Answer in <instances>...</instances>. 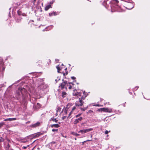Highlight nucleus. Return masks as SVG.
<instances>
[{
  "mask_svg": "<svg viewBox=\"0 0 150 150\" xmlns=\"http://www.w3.org/2000/svg\"><path fill=\"white\" fill-rule=\"evenodd\" d=\"M56 68H57V69L58 72H59V71L60 70H61V69H60V68H59V67H58V66H57V67H56Z\"/></svg>",
  "mask_w": 150,
  "mask_h": 150,
  "instance_id": "23",
  "label": "nucleus"
},
{
  "mask_svg": "<svg viewBox=\"0 0 150 150\" xmlns=\"http://www.w3.org/2000/svg\"><path fill=\"white\" fill-rule=\"evenodd\" d=\"M71 88H72L71 86V85H70L69 86V89H71Z\"/></svg>",
  "mask_w": 150,
  "mask_h": 150,
  "instance_id": "31",
  "label": "nucleus"
},
{
  "mask_svg": "<svg viewBox=\"0 0 150 150\" xmlns=\"http://www.w3.org/2000/svg\"><path fill=\"white\" fill-rule=\"evenodd\" d=\"M139 88V86H137L136 87H135V88H136V89H134V90H136L138 88Z\"/></svg>",
  "mask_w": 150,
  "mask_h": 150,
  "instance_id": "32",
  "label": "nucleus"
},
{
  "mask_svg": "<svg viewBox=\"0 0 150 150\" xmlns=\"http://www.w3.org/2000/svg\"><path fill=\"white\" fill-rule=\"evenodd\" d=\"M63 74L64 76L65 75V74L64 73Z\"/></svg>",
  "mask_w": 150,
  "mask_h": 150,
  "instance_id": "43",
  "label": "nucleus"
},
{
  "mask_svg": "<svg viewBox=\"0 0 150 150\" xmlns=\"http://www.w3.org/2000/svg\"><path fill=\"white\" fill-rule=\"evenodd\" d=\"M62 82L61 83L59 87L60 88L61 90H63L65 88L66 90L67 89V88L66 85H68V84H70L71 83H67V81L64 80V79L62 80Z\"/></svg>",
  "mask_w": 150,
  "mask_h": 150,
  "instance_id": "1",
  "label": "nucleus"
},
{
  "mask_svg": "<svg viewBox=\"0 0 150 150\" xmlns=\"http://www.w3.org/2000/svg\"><path fill=\"white\" fill-rule=\"evenodd\" d=\"M75 140H76V138H75Z\"/></svg>",
  "mask_w": 150,
  "mask_h": 150,
  "instance_id": "41",
  "label": "nucleus"
},
{
  "mask_svg": "<svg viewBox=\"0 0 150 150\" xmlns=\"http://www.w3.org/2000/svg\"><path fill=\"white\" fill-rule=\"evenodd\" d=\"M67 93L65 92H62V96L63 98H64L66 96Z\"/></svg>",
  "mask_w": 150,
  "mask_h": 150,
  "instance_id": "12",
  "label": "nucleus"
},
{
  "mask_svg": "<svg viewBox=\"0 0 150 150\" xmlns=\"http://www.w3.org/2000/svg\"><path fill=\"white\" fill-rule=\"evenodd\" d=\"M76 108V107L75 106L72 109L71 112H73V111L75 110V109Z\"/></svg>",
  "mask_w": 150,
  "mask_h": 150,
  "instance_id": "25",
  "label": "nucleus"
},
{
  "mask_svg": "<svg viewBox=\"0 0 150 150\" xmlns=\"http://www.w3.org/2000/svg\"><path fill=\"white\" fill-rule=\"evenodd\" d=\"M90 141V140H87V141Z\"/></svg>",
  "mask_w": 150,
  "mask_h": 150,
  "instance_id": "42",
  "label": "nucleus"
},
{
  "mask_svg": "<svg viewBox=\"0 0 150 150\" xmlns=\"http://www.w3.org/2000/svg\"><path fill=\"white\" fill-rule=\"evenodd\" d=\"M49 15L50 16H51L53 15L55 16L56 15V13L54 12H53L52 13H49Z\"/></svg>",
  "mask_w": 150,
  "mask_h": 150,
  "instance_id": "15",
  "label": "nucleus"
},
{
  "mask_svg": "<svg viewBox=\"0 0 150 150\" xmlns=\"http://www.w3.org/2000/svg\"><path fill=\"white\" fill-rule=\"evenodd\" d=\"M40 135V134H36L35 136V137H38Z\"/></svg>",
  "mask_w": 150,
  "mask_h": 150,
  "instance_id": "27",
  "label": "nucleus"
},
{
  "mask_svg": "<svg viewBox=\"0 0 150 150\" xmlns=\"http://www.w3.org/2000/svg\"><path fill=\"white\" fill-rule=\"evenodd\" d=\"M108 136H109V135H107V137H108Z\"/></svg>",
  "mask_w": 150,
  "mask_h": 150,
  "instance_id": "46",
  "label": "nucleus"
},
{
  "mask_svg": "<svg viewBox=\"0 0 150 150\" xmlns=\"http://www.w3.org/2000/svg\"><path fill=\"white\" fill-rule=\"evenodd\" d=\"M72 112H71H71H70L69 114V116L68 117H69L71 115V113H72Z\"/></svg>",
  "mask_w": 150,
  "mask_h": 150,
  "instance_id": "33",
  "label": "nucleus"
},
{
  "mask_svg": "<svg viewBox=\"0 0 150 150\" xmlns=\"http://www.w3.org/2000/svg\"><path fill=\"white\" fill-rule=\"evenodd\" d=\"M129 5H131L132 6L131 8H129V9H132V8L134 7V5H133V4H132V3H130V4H129Z\"/></svg>",
  "mask_w": 150,
  "mask_h": 150,
  "instance_id": "18",
  "label": "nucleus"
},
{
  "mask_svg": "<svg viewBox=\"0 0 150 150\" xmlns=\"http://www.w3.org/2000/svg\"><path fill=\"white\" fill-rule=\"evenodd\" d=\"M82 119V117H80L78 119H76L74 121V124H76L78 123L79 121H81Z\"/></svg>",
  "mask_w": 150,
  "mask_h": 150,
  "instance_id": "6",
  "label": "nucleus"
},
{
  "mask_svg": "<svg viewBox=\"0 0 150 150\" xmlns=\"http://www.w3.org/2000/svg\"><path fill=\"white\" fill-rule=\"evenodd\" d=\"M68 74L67 73H66V74Z\"/></svg>",
  "mask_w": 150,
  "mask_h": 150,
  "instance_id": "44",
  "label": "nucleus"
},
{
  "mask_svg": "<svg viewBox=\"0 0 150 150\" xmlns=\"http://www.w3.org/2000/svg\"><path fill=\"white\" fill-rule=\"evenodd\" d=\"M21 21V19L19 20H17L16 21V22H19L20 21Z\"/></svg>",
  "mask_w": 150,
  "mask_h": 150,
  "instance_id": "35",
  "label": "nucleus"
},
{
  "mask_svg": "<svg viewBox=\"0 0 150 150\" xmlns=\"http://www.w3.org/2000/svg\"><path fill=\"white\" fill-rule=\"evenodd\" d=\"M36 0H34V1H33V2L34 3V4L35 3V1Z\"/></svg>",
  "mask_w": 150,
  "mask_h": 150,
  "instance_id": "39",
  "label": "nucleus"
},
{
  "mask_svg": "<svg viewBox=\"0 0 150 150\" xmlns=\"http://www.w3.org/2000/svg\"><path fill=\"white\" fill-rule=\"evenodd\" d=\"M29 146V145H28L27 146H24L23 147V149H26Z\"/></svg>",
  "mask_w": 150,
  "mask_h": 150,
  "instance_id": "28",
  "label": "nucleus"
},
{
  "mask_svg": "<svg viewBox=\"0 0 150 150\" xmlns=\"http://www.w3.org/2000/svg\"><path fill=\"white\" fill-rule=\"evenodd\" d=\"M80 109L81 110L84 111L86 109V108H80Z\"/></svg>",
  "mask_w": 150,
  "mask_h": 150,
  "instance_id": "26",
  "label": "nucleus"
},
{
  "mask_svg": "<svg viewBox=\"0 0 150 150\" xmlns=\"http://www.w3.org/2000/svg\"><path fill=\"white\" fill-rule=\"evenodd\" d=\"M85 99V98L83 96L81 98H79V101L77 102L75 104L76 105L78 106H82L83 105V100Z\"/></svg>",
  "mask_w": 150,
  "mask_h": 150,
  "instance_id": "3",
  "label": "nucleus"
},
{
  "mask_svg": "<svg viewBox=\"0 0 150 150\" xmlns=\"http://www.w3.org/2000/svg\"><path fill=\"white\" fill-rule=\"evenodd\" d=\"M51 6L50 5H48L46 6L45 8V10L47 11L50 8H51Z\"/></svg>",
  "mask_w": 150,
  "mask_h": 150,
  "instance_id": "11",
  "label": "nucleus"
},
{
  "mask_svg": "<svg viewBox=\"0 0 150 150\" xmlns=\"http://www.w3.org/2000/svg\"><path fill=\"white\" fill-rule=\"evenodd\" d=\"M71 78L73 80H74L76 79V78L74 76H72L71 77Z\"/></svg>",
  "mask_w": 150,
  "mask_h": 150,
  "instance_id": "29",
  "label": "nucleus"
},
{
  "mask_svg": "<svg viewBox=\"0 0 150 150\" xmlns=\"http://www.w3.org/2000/svg\"><path fill=\"white\" fill-rule=\"evenodd\" d=\"M50 120H52L53 121H55L56 122H58V120H56V119L54 118V117L51 118Z\"/></svg>",
  "mask_w": 150,
  "mask_h": 150,
  "instance_id": "14",
  "label": "nucleus"
},
{
  "mask_svg": "<svg viewBox=\"0 0 150 150\" xmlns=\"http://www.w3.org/2000/svg\"><path fill=\"white\" fill-rule=\"evenodd\" d=\"M17 13H18V14L19 15H21V12L20 11H17Z\"/></svg>",
  "mask_w": 150,
  "mask_h": 150,
  "instance_id": "22",
  "label": "nucleus"
},
{
  "mask_svg": "<svg viewBox=\"0 0 150 150\" xmlns=\"http://www.w3.org/2000/svg\"><path fill=\"white\" fill-rule=\"evenodd\" d=\"M51 126L52 128L53 127L58 128L60 126L58 124H55L51 125Z\"/></svg>",
  "mask_w": 150,
  "mask_h": 150,
  "instance_id": "9",
  "label": "nucleus"
},
{
  "mask_svg": "<svg viewBox=\"0 0 150 150\" xmlns=\"http://www.w3.org/2000/svg\"><path fill=\"white\" fill-rule=\"evenodd\" d=\"M79 115H80V114H79V115H76V117H78L79 116Z\"/></svg>",
  "mask_w": 150,
  "mask_h": 150,
  "instance_id": "37",
  "label": "nucleus"
},
{
  "mask_svg": "<svg viewBox=\"0 0 150 150\" xmlns=\"http://www.w3.org/2000/svg\"><path fill=\"white\" fill-rule=\"evenodd\" d=\"M21 93L20 91L19 90L16 92V94L18 96H20Z\"/></svg>",
  "mask_w": 150,
  "mask_h": 150,
  "instance_id": "17",
  "label": "nucleus"
},
{
  "mask_svg": "<svg viewBox=\"0 0 150 150\" xmlns=\"http://www.w3.org/2000/svg\"><path fill=\"white\" fill-rule=\"evenodd\" d=\"M4 125V123L3 122L0 123V129Z\"/></svg>",
  "mask_w": 150,
  "mask_h": 150,
  "instance_id": "19",
  "label": "nucleus"
},
{
  "mask_svg": "<svg viewBox=\"0 0 150 150\" xmlns=\"http://www.w3.org/2000/svg\"><path fill=\"white\" fill-rule=\"evenodd\" d=\"M110 132V131H108V130H106L105 131V134H108L109 132Z\"/></svg>",
  "mask_w": 150,
  "mask_h": 150,
  "instance_id": "20",
  "label": "nucleus"
},
{
  "mask_svg": "<svg viewBox=\"0 0 150 150\" xmlns=\"http://www.w3.org/2000/svg\"><path fill=\"white\" fill-rule=\"evenodd\" d=\"M68 109L67 108H64L62 110L64 111V112L65 114H67V111L68 110Z\"/></svg>",
  "mask_w": 150,
  "mask_h": 150,
  "instance_id": "13",
  "label": "nucleus"
},
{
  "mask_svg": "<svg viewBox=\"0 0 150 150\" xmlns=\"http://www.w3.org/2000/svg\"><path fill=\"white\" fill-rule=\"evenodd\" d=\"M61 108H60V107H58L57 110V112L59 111H60L61 110Z\"/></svg>",
  "mask_w": 150,
  "mask_h": 150,
  "instance_id": "21",
  "label": "nucleus"
},
{
  "mask_svg": "<svg viewBox=\"0 0 150 150\" xmlns=\"http://www.w3.org/2000/svg\"><path fill=\"white\" fill-rule=\"evenodd\" d=\"M89 112H93V111H91V110H90V111H89Z\"/></svg>",
  "mask_w": 150,
  "mask_h": 150,
  "instance_id": "38",
  "label": "nucleus"
},
{
  "mask_svg": "<svg viewBox=\"0 0 150 150\" xmlns=\"http://www.w3.org/2000/svg\"><path fill=\"white\" fill-rule=\"evenodd\" d=\"M94 106H101L100 105H95V104L94 105Z\"/></svg>",
  "mask_w": 150,
  "mask_h": 150,
  "instance_id": "36",
  "label": "nucleus"
},
{
  "mask_svg": "<svg viewBox=\"0 0 150 150\" xmlns=\"http://www.w3.org/2000/svg\"><path fill=\"white\" fill-rule=\"evenodd\" d=\"M86 141H84V142H83V144L84 143V142H85Z\"/></svg>",
  "mask_w": 150,
  "mask_h": 150,
  "instance_id": "40",
  "label": "nucleus"
},
{
  "mask_svg": "<svg viewBox=\"0 0 150 150\" xmlns=\"http://www.w3.org/2000/svg\"><path fill=\"white\" fill-rule=\"evenodd\" d=\"M98 111L99 112H112V108H100L98 110Z\"/></svg>",
  "mask_w": 150,
  "mask_h": 150,
  "instance_id": "2",
  "label": "nucleus"
},
{
  "mask_svg": "<svg viewBox=\"0 0 150 150\" xmlns=\"http://www.w3.org/2000/svg\"><path fill=\"white\" fill-rule=\"evenodd\" d=\"M71 134H73V135H75L76 136H79V134H77L76 133H75V132H71Z\"/></svg>",
  "mask_w": 150,
  "mask_h": 150,
  "instance_id": "16",
  "label": "nucleus"
},
{
  "mask_svg": "<svg viewBox=\"0 0 150 150\" xmlns=\"http://www.w3.org/2000/svg\"><path fill=\"white\" fill-rule=\"evenodd\" d=\"M81 93L80 92H77L76 93H73V95L74 96H80L81 95Z\"/></svg>",
  "mask_w": 150,
  "mask_h": 150,
  "instance_id": "10",
  "label": "nucleus"
},
{
  "mask_svg": "<svg viewBox=\"0 0 150 150\" xmlns=\"http://www.w3.org/2000/svg\"><path fill=\"white\" fill-rule=\"evenodd\" d=\"M3 141V139L2 138H1V139H0V142H2Z\"/></svg>",
  "mask_w": 150,
  "mask_h": 150,
  "instance_id": "34",
  "label": "nucleus"
},
{
  "mask_svg": "<svg viewBox=\"0 0 150 150\" xmlns=\"http://www.w3.org/2000/svg\"><path fill=\"white\" fill-rule=\"evenodd\" d=\"M40 123L39 122H38L32 125H30V127H31L35 128L37 127L40 126Z\"/></svg>",
  "mask_w": 150,
  "mask_h": 150,
  "instance_id": "5",
  "label": "nucleus"
},
{
  "mask_svg": "<svg viewBox=\"0 0 150 150\" xmlns=\"http://www.w3.org/2000/svg\"><path fill=\"white\" fill-rule=\"evenodd\" d=\"M92 137V135H91V137Z\"/></svg>",
  "mask_w": 150,
  "mask_h": 150,
  "instance_id": "45",
  "label": "nucleus"
},
{
  "mask_svg": "<svg viewBox=\"0 0 150 150\" xmlns=\"http://www.w3.org/2000/svg\"><path fill=\"white\" fill-rule=\"evenodd\" d=\"M19 90L20 91V92L22 95L24 94V92H26V90L25 89L23 88H20L19 89Z\"/></svg>",
  "mask_w": 150,
  "mask_h": 150,
  "instance_id": "8",
  "label": "nucleus"
},
{
  "mask_svg": "<svg viewBox=\"0 0 150 150\" xmlns=\"http://www.w3.org/2000/svg\"><path fill=\"white\" fill-rule=\"evenodd\" d=\"M66 117V116H63V117H62V120H64V119H65Z\"/></svg>",
  "mask_w": 150,
  "mask_h": 150,
  "instance_id": "30",
  "label": "nucleus"
},
{
  "mask_svg": "<svg viewBox=\"0 0 150 150\" xmlns=\"http://www.w3.org/2000/svg\"><path fill=\"white\" fill-rule=\"evenodd\" d=\"M93 130V128H90L88 129L81 130L79 132L81 133L82 134L88 132H89L90 131L92 130Z\"/></svg>",
  "mask_w": 150,
  "mask_h": 150,
  "instance_id": "4",
  "label": "nucleus"
},
{
  "mask_svg": "<svg viewBox=\"0 0 150 150\" xmlns=\"http://www.w3.org/2000/svg\"><path fill=\"white\" fill-rule=\"evenodd\" d=\"M52 131L53 132H57L58 131V129H54L52 130Z\"/></svg>",
  "mask_w": 150,
  "mask_h": 150,
  "instance_id": "24",
  "label": "nucleus"
},
{
  "mask_svg": "<svg viewBox=\"0 0 150 150\" xmlns=\"http://www.w3.org/2000/svg\"><path fill=\"white\" fill-rule=\"evenodd\" d=\"M16 120V118H9L5 119L4 120V121H11L13 120Z\"/></svg>",
  "mask_w": 150,
  "mask_h": 150,
  "instance_id": "7",
  "label": "nucleus"
}]
</instances>
